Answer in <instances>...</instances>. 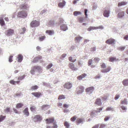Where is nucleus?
Here are the masks:
<instances>
[{
  "mask_svg": "<svg viewBox=\"0 0 128 128\" xmlns=\"http://www.w3.org/2000/svg\"><path fill=\"white\" fill-rule=\"evenodd\" d=\"M27 15L28 14L26 12L21 11L18 12L17 17L18 18H24L26 17Z\"/></svg>",
  "mask_w": 128,
  "mask_h": 128,
  "instance_id": "obj_1",
  "label": "nucleus"
},
{
  "mask_svg": "<svg viewBox=\"0 0 128 128\" xmlns=\"http://www.w3.org/2000/svg\"><path fill=\"white\" fill-rule=\"evenodd\" d=\"M30 26L32 27L38 26L40 25V22L36 20H33L30 23Z\"/></svg>",
  "mask_w": 128,
  "mask_h": 128,
  "instance_id": "obj_2",
  "label": "nucleus"
},
{
  "mask_svg": "<svg viewBox=\"0 0 128 128\" xmlns=\"http://www.w3.org/2000/svg\"><path fill=\"white\" fill-rule=\"evenodd\" d=\"M14 33V30L11 29L7 30L5 32L6 35L8 36H10L13 35Z\"/></svg>",
  "mask_w": 128,
  "mask_h": 128,
  "instance_id": "obj_3",
  "label": "nucleus"
},
{
  "mask_svg": "<svg viewBox=\"0 0 128 128\" xmlns=\"http://www.w3.org/2000/svg\"><path fill=\"white\" fill-rule=\"evenodd\" d=\"M45 121L46 124H49L54 123L55 120L54 117H51L46 119Z\"/></svg>",
  "mask_w": 128,
  "mask_h": 128,
  "instance_id": "obj_4",
  "label": "nucleus"
},
{
  "mask_svg": "<svg viewBox=\"0 0 128 128\" xmlns=\"http://www.w3.org/2000/svg\"><path fill=\"white\" fill-rule=\"evenodd\" d=\"M33 119L34 122H36L38 121H40L42 120L41 116L39 115L35 116L33 118Z\"/></svg>",
  "mask_w": 128,
  "mask_h": 128,
  "instance_id": "obj_5",
  "label": "nucleus"
},
{
  "mask_svg": "<svg viewBox=\"0 0 128 128\" xmlns=\"http://www.w3.org/2000/svg\"><path fill=\"white\" fill-rule=\"evenodd\" d=\"M76 90L77 94H80L82 93L83 92L84 88L82 86H80L76 88Z\"/></svg>",
  "mask_w": 128,
  "mask_h": 128,
  "instance_id": "obj_6",
  "label": "nucleus"
},
{
  "mask_svg": "<svg viewBox=\"0 0 128 128\" xmlns=\"http://www.w3.org/2000/svg\"><path fill=\"white\" fill-rule=\"evenodd\" d=\"M29 8V6L26 4H20V9L27 10Z\"/></svg>",
  "mask_w": 128,
  "mask_h": 128,
  "instance_id": "obj_7",
  "label": "nucleus"
},
{
  "mask_svg": "<svg viewBox=\"0 0 128 128\" xmlns=\"http://www.w3.org/2000/svg\"><path fill=\"white\" fill-rule=\"evenodd\" d=\"M115 41V40L110 38L107 40L106 43L108 44H114Z\"/></svg>",
  "mask_w": 128,
  "mask_h": 128,
  "instance_id": "obj_8",
  "label": "nucleus"
},
{
  "mask_svg": "<svg viewBox=\"0 0 128 128\" xmlns=\"http://www.w3.org/2000/svg\"><path fill=\"white\" fill-rule=\"evenodd\" d=\"M64 88L69 89L71 88L72 87V85L70 82H67L64 85Z\"/></svg>",
  "mask_w": 128,
  "mask_h": 128,
  "instance_id": "obj_9",
  "label": "nucleus"
},
{
  "mask_svg": "<svg viewBox=\"0 0 128 128\" xmlns=\"http://www.w3.org/2000/svg\"><path fill=\"white\" fill-rule=\"evenodd\" d=\"M94 90V88L93 86H91L86 88V92H88L90 93H92Z\"/></svg>",
  "mask_w": 128,
  "mask_h": 128,
  "instance_id": "obj_10",
  "label": "nucleus"
},
{
  "mask_svg": "<svg viewBox=\"0 0 128 128\" xmlns=\"http://www.w3.org/2000/svg\"><path fill=\"white\" fill-rule=\"evenodd\" d=\"M31 94L37 98H38L42 95V93L40 92H32Z\"/></svg>",
  "mask_w": 128,
  "mask_h": 128,
  "instance_id": "obj_11",
  "label": "nucleus"
},
{
  "mask_svg": "<svg viewBox=\"0 0 128 128\" xmlns=\"http://www.w3.org/2000/svg\"><path fill=\"white\" fill-rule=\"evenodd\" d=\"M110 11L108 10H105L104 12V16L105 17H108L109 16Z\"/></svg>",
  "mask_w": 128,
  "mask_h": 128,
  "instance_id": "obj_12",
  "label": "nucleus"
},
{
  "mask_svg": "<svg viewBox=\"0 0 128 128\" xmlns=\"http://www.w3.org/2000/svg\"><path fill=\"white\" fill-rule=\"evenodd\" d=\"M94 104L98 106H100L102 104L101 99L99 98H97Z\"/></svg>",
  "mask_w": 128,
  "mask_h": 128,
  "instance_id": "obj_13",
  "label": "nucleus"
},
{
  "mask_svg": "<svg viewBox=\"0 0 128 128\" xmlns=\"http://www.w3.org/2000/svg\"><path fill=\"white\" fill-rule=\"evenodd\" d=\"M84 121V119L80 118H79L77 119L76 121V123L77 124H79L82 123Z\"/></svg>",
  "mask_w": 128,
  "mask_h": 128,
  "instance_id": "obj_14",
  "label": "nucleus"
},
{
  "mask_svg": "<svg viewBox=\"0 0 128 128\" xmlns=\"http://www.w3.org/2000/svg\"><path fill=\"white\" fill-rule=\"evenodd\" d=\"M70 68L72 70H77V68L72 63H70L69 64Z\"/></svg>",
  "mask_w": 128,
  "mask_h": 128,
  "instance_id": "obj_15",
  "label": "nucleus"
},
{
  "mask_svg": "<svg viewBox=\"0 0 128 128\" xmlns=\"http://www.w3.org/2000/svg\"><path fill=\"white\" fill-rule=\"evenodd\" d=\"M42 58V57L41 56H38L35 58H34L32 62L34 63L35 62L38 61L40 60Z\"/></svg>",
  "mask_w": 128,
  "mask_h": 128,
  "instance_id": "obj_16",
  "label": "nucleus"
},
{
  "mask_svg": "<svg viewBox=\"0 0 128 128\" xmlns=\"http://www.w3.org/2000/svg\"><path fill=\"white\" fill-rule=\"evenodd\" d=\"M86 76V74H83L82 75L78 76L77 77V79L79 80H81L83 78H84Z\"/></svg>",
  "mask_w": 128,
  "mask_h": 128,
  "instance_id": "obj_17",
  "label": "nucleus"
},
{
  "mask_svg": "<svg viewBox=\"0 0 128 128\" xmlns=\"http://www.w3.org/2000/svg\"><path fill=\"white\" fill-rule=\"evenodd\" d=\"M66 2L63 0L62 2H60L58 4V6L60 8H63L66 4Z\"/></svg>",
  "mask_w": 128,
  "mask_h": 128,
  "instance_id": "obj_18",
  "label": "nucleus"
},
{
  "mask_svg": "<svg viewBox=\"0 0 128 128\" xmlns=\"http://www.w3.org/2000/svg\"><path fill=\"white\" fill-rule=\"evenodd\" d=\"M60 28L62 30L64 31H65L68 29L67 26L65 24L62 25L60 26Z\"/></svg>",
  "mask_w": 128,
  "mask_h": 128,
  "instance_id": "obj_19",
  "label": "nucleus"
},
{
  "mask_svg": "<svg viewBox=\"0 0 128 128\" xmlns=\"http://www.w3.org/2000/svg\"><path fill=\"white\" fill-rule=\"evenodd\" d=\"M111 68L110 67H108L106 69L102 70L101 72L103 73H106L109 72Z\"/></svg>",
  "mask_w": 128,
  "mask_h": 128,
  "instance_id": "obj_20",
  "label": "nucleus"
},
{
  "mask_svg": "<svg viewBox=\"0 0 128 128\" xmlns=\"http://www.w3.org/2000/svg\"><path fill=\"white\" fill-rule=\"evenodd\" d=\"M123 85L124 86H128V79H125L123 80L122 82Z\"/></svg>",
  "mask_w": 128,
  "mask_h": 128,
  "instance_id": "obj_21",
  "label": "nucleus"
},
{
  "mask_svg": "<svg viewBox=\"0 0 128 128\" xmlns=\"http://www.w3.org/2000/svg\"><path fill=\"white\" fill-rule=\"evenodd\" d=\"M17 58L18 59V62H21L23 59V56L21 54H19L18 55Z\"/></svg>",
  "mask_w": 128,
  "mask_h": 128,
  "instance_id": "obj_22",
  "label": "nucleus"
},
{
  "mask_svg": "<svg viewBox=\"0 0 128 128\" xmlns=\"http://www.w3.org/2000/svg\"><path fill=\"white\" fill-rule=\"evenodd\" d=\"M23 112L24 114H25L27 116L29 115V112L28 111V108H26L24 110Z\"/></svg>",
  "mask_w": 128,
  "mask_h": 128,
  "instance_id": "obj_23",
  "label": "nucleus"
},
{
  "mask_svg": "<svg viewBox=\"0 0 128 128\" xmlns=\"http://www.w3.org/2000/svg\"><path fill=\"white\" fill-rule=\"evenodd\" d=\"M118 60V59H116L115 57H111L109 58V61L110 62H112L114 61Z\"/></svg>",
  "mask_w": 128,
  "mask_h": 128,
  "instance_id": "obj_24",
  "label": "nucleus"
},
{
  "mask_svg": "<svg viewBox=\"0 0 128 128\" xmlns=\"http://www.w3.org/2000/svg\"><path fill=\"white\" fill-rule=\"evenodd\" d=\"M46 33L50 35H51L54 34V32L53 30H48L46 31Z\"/></svg>",
  "mask_w": 128,
  "mask_h": 128,
  "instance_id": "obj_25",
  "label": "nucleus"
},
{
  "mask_svg": "<svg viewBox=\"0 0 128 128\" xmlns=\"http://www.w3.org/2000/svg\"><path fill=\"white\" fill-rule=\"evenodd\" d=\"M124 11H122L120 12L118 14V17L119 18H121L124 16Z\"/></svg>",
  "mask_w": 128,
  "mask_h": 128,
  "instance_id": "obj_26",
  "label": "nucleus"
},
{
  "mask_svg": "<svg viewBox=\"0 0 128 128\" xmlns=\"http://www.w3.org/2000/svg\"><path fill=\"white\" fill-rule=\"evenodd\" d=\"M127 2H119L118 4V6H122L125 5L127 4Z\"/></svg>",
  "mask_w": 128,
  "mask_h": 128,
  "instance_id": "obj_27",
  "label": "nucleus"
},
{
  "mask_svg": "<svg viewBox=\"0 0 128 128\" xmlns=\"http://www.w3.org/2000/svg\"><path fill=\"white\" fill-rule=\"evenodd\" d=\"M23 105V104L22 103H18L16 105V108H20L22 107Z\"/></svg>",
  "mask_w": 128,
  "mask_h": 128,
  "instance_id": "obj_28",
  "label": "nucleus"
},
{
  "mask_svg": "<svg viewBox=\"0 0 128 128\" xmlns=\"http://www.w3.org/2000/svg\"><path fill=\"white\" fill-rule=\"evenodd\" d=\"M82 39V38L80 36L76 37L75 38V41L77 42H79Z\"/></svg>",
  "mask_w": 128,
  "mask_h": 128,
  "instance_id": "obj_29",
  "label": "nucleus"
},
{
  "mask_svg": "<svg viewBox=\"0 0 128 128\" xmlns=\"http://www.w3.org/2000/svg\"><path fill=\"white\" fill-rule=\"evenodd\" d=\"M64 124L66 128H69L70 127L69 123L67 122H65L64 123Z\"/></svg>",
  "mask_w": 128,
  "mask_h": 128,
  "instance_id": "obj_30",
  "label": "nucleus"
},
{
  "mask_svg": "<svg viewBox=\"0 0 128 128\" xmlns=\"http://www.w3.org/2000/svg\"><path fill=\"white\" fill-rule=\"evenodd\" d=\"M0 24L2 26H3L5 25L4 21L2 18H0Z\"/></svg>",
  "mask_w": 128,
  "mask_h": 128,
  "instance_id": "obj_31",
  "label": "nucleus"
},
{
  "mask_svg": "<svg viewBox=\"0 0 128 128\" xmlns=\"http://www.w3.org/2000/svg\"><path fill=\"white\" fill-rule=\"evenodd\" d=\"M66 97L63 94H61L59 96L58 99V100H61L62 99H64Z\"/></svg>",
  "mask_w": 128,
  "mask_h": 128,
  "instance_id": "obj_32",
  "label": "nucleus"
},
{
  "mask_svg": "<svg viewBox=\"0 0 128 128\" xmlns=\"http://www.w3.org/2000/svg\"><path fill=\"white\" fill-rule=\"evenodd\" d=\"M96 29H97V28H96V27L94 26H90L88 29L87 30L90 31L92 30Z\"/></svg>",
  "mask_w": 128,
  "mask_h": 128,
  "instance_id": "obj_33",
  "label": "nucleus"
},
{
  "mask_svg": "<svg viewBox=\"0 0 128 128\" xmlns=\"http://www.w3.org/2000/svg\"><path fill=\"white\" fill-rule=\"evenodd\" d=\"M38 88V86H37L35 85L32 86L30 88L31 90H33L37 89Z\"/></svg>",
  "mask_w": 128,
  "mask_h": 128,
  "instance_id": "obj_34",
  "label": "nucleus"
},
{
  "mask_svg": "<svg viewBox=\"0 0 128 128\" xmlns=\"http://www.w3.org/2000/svg\"><path fill=\"white\" fill-rule=\"evenodd\" d=\"M121 104H124L126 105L127 104V101L126 99L121 101Z\"/></svg>",
  "mask_w": 128,
  "mask_h": 128,
  "instance_id": "obj_35",
  "label": "nucleus"
},
{
  "mask_svg": "<svg viewBox=\"0 0 128 128\" xmlns=\"http://www.w3.org/2000/svg\"><path fill=\"white\" fill-rule=\"evenodd\" d=\"M5 116H3L2 115L0 116V122L4 120L6 118Z\"/></svg>",
  "mask_w": 128,
  "mask_h": 128,
  "instance_id": "obj_36",
  "label": "nucleus"
},
{
  "mask_svg": "<svg viewBox=\"0 0 128 128\" xmlns=\"http://www.w3.org/2000/svg\"><path fill=\"white\" fill-rule=\"evenodd\" d=\"M34 67V68L36 70H42L41 67L40 66H35Z\"/></svg>",
  "mask_w": 128,
  "mask_h": 128,
  "instance_id": "obj_37",
  "label": "nucleus"
},
{
  "mask_svg": "<svg viewBox=\"0 0 128 128\" xmlns=\"http://www.w3.org/2000/svg\"><path fill=\"white\" fill-rule=\"evenodd\" d=\"M106 110L107 111H114V109L113 108L108 107L106 108Z\"/></svg>",
  "mask_w": 128,
  "mask_h": 128,
  "instance_id": "obj_38",
  "label": "nucleus"
},
{
  "mask_svg": "<svg viewBox=\"0 0 128 128\" xmlns=\"http://www.w3.org/2000/svg\"><path fill=\"white\" fill-rule=\"evenodd\" d=\"M81 14V13L78 11H75L74 13V15L75 16H77L79 14Z\"/></svg>",
  "mask_w": 128,
  "mask_h": 128,
  "instance_id": "obj_39",
  "label": "nucleus"
},
{
  "mask_svg": "<svg viewBox=\"0 0 128 128\" xmlns=\"http://www.w3.org/2000/svg\"><path fill=\"white\" fill-rule=\"evenodd\" d=\"M77 117L76 116H75L70 118V120L72 122H74L75 120Z\"/></svg>",
  "mask_w": 128,
  "mask_h": 128,
  "instance_id": "obj_40",
  "label": "nucleus"
},
{
  "mask_svg": "<svg viewBox=\"0 0 128 128\" xmlns=\"http://www.w3.org/2000/svg\"><path fill=\"white\" fill-rule=\"evenodd\" d=\"M68 59L69 61L72 62H75L76 60V59H72V58L71 56H70L68 58Z\"/></svg>",
  "mask_w": 128,
  "mask_h": 128,
  "instance_id": "obj_41",
  "label": "nucleus"
},
{
  "mask_svg": "<svg viewBox=\"0 0 128 128\" xmlns=\"http://www.w3.org/2000/svg\"><path fill=\"white\" fill-rule=\"evenodd\" d=\"M35 70V69L34 68V67H33L30 71V73L32 74H34Z\"/></svg>",
  "mask_w": 128,
  "mask_h": 128,
  "instance_id": "obj_42",
  "label": "nucleus"
},
{
  "mask_svg": "<svg viewBox=\"0 0 128 128\" xmlns=\"http://www.w3.org/2000/svg\"><path fill=\"white\" fill-rule=\"evenodd\" d=\"M53 64L52 63L50 64L49 65H47L46 66V68L47 69H49L52 66Z\"/></svg>",
  "mask_w": 128,
  "mask_h": 128,
  "instance_id": "obj_43",
  "label": "nucleus"
},
{
  "mask_svg": "<svg viewBox=\"0 0 128 128\" xmlns=\"http://www.w3.org/2000/svg\"><path fill=\"white\" fill-rule=\"evenodd\" d=\"M46 37L45 36H42L39 38V40L40 41H42L44 40Z\"/></svg>",
  "mask_w": 128,
  "mask_h": 128,
  "instance_id": "obj_44",
  "label": "nucleus"
},
{
  "mask_svg": "<svg viewBox=\"0 0 128 128\" xmlns=\"http://www.w3.org/2000/svg\"><path fill=\"white\" fill-rule=\"evenodd\" d=\"M25 76V75H23L22 76H19L18 77V79L20 80H22L24 78Z\"/></svg>",
  "mask_w": 128,
  "mask_h": 128,
  "instance_id": "obj_45",
  "label": "nucleus"
},
{
  "mask_svg": "<svg viewBox=\"0 0 128 128\" xmlns=\"http://www.w3.org/2000/svg\"><path fill=\"white\" fill-rule=\"evenodd\" d=\"M100 60V59L99 58H94V60L95 62H98Z\"/></svg>",
  "mask_w": 128,
  "mask_h": 128,
  "instance_id": "obj_46",
  "label": "nucleus"
},
{
  "mask_svg": "<svg viewBox=\"0 0 128 128\" xmlns=\"http://www.w3.org/2000/svg\"><path fill=\"white\" fill-rule=\"evenodd\" d=\"M48 105L47 104L41 106V108L42 110L44 109L45 108L47 107Z\"/></svg>",
  "mask_w": 128,
  "mask_h": 128,
  "instance_id": "obj_47",
  "label": "nucleus"
},
{
  "mask_svg": "<svg viewBox=\"0 0 128 128\" xmlns=\"http://www.w3.org/2000/svg\"><path fill=\"white\" fill-rule=\"evenodd\" d=\"M125 48V47L124 46H121L120 47L118 48V50H124Z\"/></svg>",
  "mask_w": 128,
  "mask_h": 128,
  "instance_id": "obj_48",
  "label": "nucleus"
},
{
  "mask_svg": "<svg viewBox=\"0 0 128 128\" xmlns=\"http://www.w3.org/2000/svg\"><path fill=\"white\" fill-rule=\"evenodd\" d=\"M78 21L80 22H83L84 19L83 18H80L78 19Z\"/></svg>",
  "mask_w": 128,
  "mask_h": 128,
  "instance_id": "obj_49",
  "label": "nucleus"
},
{
  "mask_svg": "<svg viewBox=\"0 0 128 128\" xmlns=\"http://www.w3.org/2000/svg\"><path fill=\"white\" fill-rule=\"evenodd\" d=\"M10 82L11 84L13 85H15V81L13 80H10Z\"/></svg>",
  "mask_w": 128,
  "mask_h": 128,
  "instance_id": "obj_50",
  "label": "nucleus"
},
{
  "mask_svg": "<svg viewBox=\"0 0 128 128\" xmlns=\"http://www.w3.org/2000/svg\"><path fill=\"white\" fill-rule=\"evenodd\" d=\"M101 67L102 68H105L106 67V66L104 63H103L101 65Z\"/></svg>",
  "mask_w": 128,
  "mask_h": 128,
  "instance_id": "obj_51",
  "label": "nucleus"
},
{
  "mask_svg": "<svg viewBox=\"0 0 128 128\" xmlns=\"http://www.w3.org/2000/svg\"><path fill=\"white\" fill-rule=\"evenodd\" d=\"M30 110L32 111H33L35 110L36 108L34 106H32L30 107Z\"/></svg>",
  "mask_w": 128,
  "mask_h": 128,
  "instance_id": "obj_52",
  "label": "nucleus"
},
{
  "mask_svg": "<svg viewBox=\"0 0 128 128\" xmlns=\"http://www.w3.org/2000/svg\"><path fill=\"white\" fill-rule=\"evenodd\" d=\"M92 60L90 59L89 60L88 62V65L89 66H90L92 64Z\"/></svg>",
  "mask_w": 128,
  "mask_h": 128,
  "instance_id": "obj_53",
  "label": "nucleus"
},
{
  "mask_svg": "<svg viewBox=\"0 0 128 128\" xmlns=\"http://www.w3.org/2000/svg\"><path fill=\"white\" fill-rule=\"evenodd\" d=\"M13 58V56H10L9 59V61L10 62H12L13 61L12 60V58Z\"/></svg>",
  "mask_w": 128,
  "mask_h": 128,
  "instance_id": "obj_54",
  "label": "nucleus"
},
{
  "mask_svg": "<svg viewBox=\"0 0 128 128\" xmlns=\"http://www.w3.org/2000/svg\"><path fill=\"white\" fill-rule=\"evenodd\" d=\"M84 11H85L84 14H85V17L86 18H87V16H88V15H87V12L88 11V10L87 9H86L84 10Z\"/></svg>",
  "mask_w": 128,
  "mask_h": 128,
  "instance_id": "obj_55",
  "label": "nucleus"
},
{
  "mask_svg": "<svg viewBox=\"0 0 128 128\" xmlns=\"http://www.w3.org/2000/svg\"><path fill=\"white\" fill-rule=\"evenodd\" d=\"M110 118V117L109 116H106V117H105L104 119V120L105 121H107Z\"/></svg>",
  "mask_w": 128,
  "mask_h": 128,
  "instance_id": "obj_56",
  "label": "nucleus"
},
{
  "mask_svg": "<svg viewBox=\"0 0 128 128\" xmlns=\"http://www.w3.org/2000/svg\"><path fill=\"white\" fill-rule=\"evenodd\" d=\"M106 126V125L104 124H101L100 127V128H104Z\"/></svg>",
  "mask_w": 128,
  "mask_h": 128,
  "instance_id": "obj_57",
  "label": "nucleus"
},
{
  "mask_svg": "<svg viewBox=\"0 0 128 128\" xmlns=\"http://www.w3.org/2000/svg\"><path fill=\"white\" fill-rule=\"evenodd\" d=\"M10 108H7L6 109L4 110V111L5 112H9L10 111Z\"/></svg>",
  "mask_w": 128,
  "mask_h": 128,
  "instance_id": "obj_58",
  "label": "nucleus"
},
{
  "mask_svg": "<svg viewBox=\"0 0 128 128\" xmlns=\"http://www.w3.org/2000/svg\"><path fill=\"white\" fill-rule=\"evenodd\" d=\"M96 48L95 47L92 48H90V51L91 52H94L96 50Z\"/></svg>",
  "mask_w": 128,
  "mask_h": 128,
  "instance_id": "obj_59",
  "label": "nucleus"
},
{
  "mask_svg": "<svg viewBox=\"0 0 128 128\" xmlns=\"http://www.w3.org/2000/svg\"><path fill=\"white\" fill-rule=\"evenodd\" d=\"M21 92H20L16 93L15 95L16 96H21Z\"/></svg>",
  "mask_w": 128,
  "mask_h": 128,
  "instance_id": "obj_60",
  "label": "nucleus"
},
{
  "mask_svg": "<svg viewBox=\"0 0 128 128\" xmlns=\"http://www.w3.org/2000/svg\"><path fill=\"white\" fill-rule=\"evenodd\" d=\"M120 96L119 95L116 94L115 97L114 99L116 100H117L119 98Z\"/></svg>",
  "mask_w": 128,
  "mask_h": 128,
  "instance_id": "obj_61",
  "label": "nucleus"
},
{
  "mask_svg": "<svg viewBox=\"0 0 128 128\" xmlns=\"http://www.w3.org/2000/svg\"><path fill=\"white\" fill-rule=\"evenodd\" d=\"M121 108L123 110H126V107L123 106H121Z\"/></svg>",
  "mask_w": 128,
  "mask_h": 128,
  "instance_id": "obj_62",
  "label": "nucleus"
},
{
  "mask_svg": "<svg viewBox=\"0 0 128 128\" xmlns=\"http://www.w3.org/2000/svg\"><path fill=\"white\" fill-rule=\"evenodd\" d=\"M48 24L50 25H52L54 24V22L50 21L49 22Z\"/></svg>",
  "mask_w": 128,
  "mask_h": 128,
  "instance_id": "obj_63",
  "label": "nucleus"
},
{
  "mask_svg": "<svg viewBox=\"0 0 128 128\" xmlns=\"http://www.w3.org/2000/svg\"><path fill=\"white\" fill-rule=\"evenodd\" d=\"M57 125L55 124L54 123L53 126L52 127V128H57Z\"/></svg>",
  "mask_w": 128,
  "mask_h": 128,
  "instance_id": "obj_64",
  "label": "nucleus"
}]
</instances>
